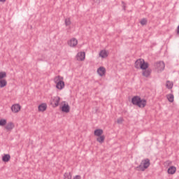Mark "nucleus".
Segmentation results:
<instances>
[{"instance_id": "nucleus-15", "label": "nucleus", "mask_w": 179, "mask_h": 179, "mask_svg": "<svg viewBox=\"0 0 179 179\" xmlns=\"http://www.w3.org/2000/svg\"><path fill=\"white\" fill-rule=\"evenodd\" d=\"M6 129H7V131H12V129H13V128H15V124H13V122H8L6 127H5Z\"/></svg>"}, {"instance_id": "nucleus-19", "label": "nucleus", "mask_w": 179, "mask_h": 179, "mask_svg": "<svg viewBox=\"0 0 179 179\" xmlns=\"http://www.w3.org/2000/svg\"><path fill=\"white\" fill-rule=\"evenodd\" d=\"M99 57H101V58H107V57H108V55L107 54V51L101 50L99 52Z\"/></svg>"}, {"instance_id": "nucleus-24", "label": "nucleus", "mask_w": 179, "mask_h": 179, "mask_svg": "<svg viewBox=\"0 0 179 179\" xmlns=\"http://www.w3.org/2000/svg\"><path fill=\"white\" fill-rule=\"evenodd\" d=\"M6 72L5 71H1L0 72V80H4L5 78H6Z\"/></svg>"}, {"instance_id": "nucleus-20", "label": "nucleus", "mask_w": 179, "mask_h": 179, "mask_svg": "<svg viewBox=\"0 0 179 179\" xmlns=\"http://www.w3.org/2000/svg\"><path fill=\"white\" fill-rule=\"evenodd\" d=\"M8 85V81L6 80H0V87L1 89L5 87Z\"/></svg>"}, {"instance_id": "nucleus-13", "label": "nucleus", "mask_w": 179, "mask_h": 179, "mask_svg": "<svg viewBox=\"0 0 179 179\" xmlns=\"http://www.w3.org/2000/svg\"><path fill=\"white\" fill-rule=\"evenodd\" d=\"M148 68H149V63L145 62V59H143L141 69H142L143 71H145Z\"/></svg>"}, {"instance_id": "nucleus-10", "label": "nucleus", "mask_w": 179, "mask_h": 179, "mask_svg": "<svg viewBox=\"0 0 179 179\" xmlns=\"http://www.w3.org/2000/svg\"><path fill=\"white\" fill-rule=\"evenodd\" d=\"M152 73V69H147L145 70H143L142 75L143 76H145V78H149Z\"/></svg>"}, {"instance_id": "nucleus-33", "label": "nucleus", "mask_w": 179, "mask_h": 179, "mask_svg": "<svg viewBox=\"0 0 179 179\" xmlns=\"http://www.w3.org/2000/svg\"><path fill=\"white\" fill-rule=\"evenodd\" d=\"M6 0H0V2H6Z\"/></svg>"}, {"instance_id": "nucleus-12", "label": "nucleus", "mask_w": 179, "mask_h": 179, "mask_svg": "<svg viewBox=\"0 0 179 179\" xmlns=\"http://www.w3.org/2000/svg\"><path fill=\"white\" fill-rule=\"evenodd\" d=\"M143 60V59H138L135 62L134 66L136 69H141Z\"/></svg>"}, {"instance_id": "nucleus-7", "label": "nucleus", "mask_w": 179, "mask_h": 179, "mask_svg": "<svg viewBox=\"0 0 179 179\" xmlns=\"http://www.w3.org/2000/svg\"><path fill=\"white\" fill-rule=\"evenodd\" d=\"M85 58H86V53L85 52H80L77 54L78 61H85Z\"/></svg>"}, {"instance_id": "nucleus-17", "label": "nucleus", "mask_w": 179, "mask_h": 179, "mask_svg": "<svg viewBox=\"0 0 179 179\" xmlns=\"http://www.w3.org/2000/svg\"><path fill=\"white\" fill-rule=\"evenodd\" d=\"M47 110V103H41L38 106V111H45Z\"/></svg>"}, {"instance_id": "nucleus-2", "label": "nucleus", "mask_w": 179, "mask_h": 179, "mask_svg": "<svg viewBox=\"0 0 179 179\" xmlns=\"http://www.w3.org/2000/svg\"><path fill=\"white\" fill-rule=\"evenodd\" d=\"M64 77L57 76L55 78V83H56V88L59 90H62L65 87V82H64Z\"/></svg>"}, {"instance_id": "nucleus-5", "label": "nucleus", "mask_w": 179, "mask_h": 179, "mask_svg": "<svg viewBox=\"0 0 179 179\" xmlns=\"http://www.w3.org/2000/svg\"><path fill=\"white\" fill-rule=\"evenodd\" d=\"M51 104L52 105V107H58L59 106V101H61V98L59 96H54L52 98Z\"/></svg>"}, {"instance_id": "nucleus-30", "label": "nucleus", "mask_w": 179, "mask_h": 179, "mask_svg": "<svg viewBox=\"0 0 179 179\" xmlns=\"http://www.w3.org/2000/svg\"><path fill=\"white\" fill-rule=\"evenodd\" d=\"M104 0H94V3H96L97 5H100L101 2H103Z\"/></svg>"}, {"instance_id": "nucleus-1", "label": "nucleus", "mask_w": 179, "mask_h": 179, "mask_svg": "<svg viewBox=\"0 0 179 179\" xmlns=\"http://www.w3.org/2000/svg\"><path fill=\"white\" fill-rule=\"evenodd\" d=\"M131 103L134 106H137V107H139L140 108H145L148 101L145 99H142L139 96H134L131 99Z\"/></svg>"}, {"instance_id": "nucleus-16", "label": "nucleus", "mask_w": 179, "mask_h": 179, "mask_svg": "<svg viewBox=\"0 0 179 179\" xmlns=\"http://www.w3.org/2000/svg\"><path fill=\"white\" fill-rule=\"evenodd\" d=\"M176 171H177L176 166H172L168 169V174H175Z\"/></svg>"}, {"instance_id": "nucleus-23", "label": "nucleus", "mask_w": 179, "mask_h": 179, "mask_svg": "<svg viewBox=\"0 0 179 179\" xmlns=\"http://www.w3.org/2000/svg\"><path fill=\"white\" fill-rule=\"evenodd\" d=\"M64 179H72V173L71 172L69 173H65L64 175Z\"/></svg>"}, {"instance_id": "nucleus-14", "label": "nucleus", "mask_w": 179, "mask_h": 179, "mask_svg": "<svg viewBox=\"0 0 179 179\" xmlns=\"http://www.w3.org/2000/svg\"><path fill=\"white\" fill-rule=\"evenodd\" d=\"M9 160H10V155L5 154L2 157V162H3L4 163H8V162H9Z\"/></svg>"}, {"instance_id": "nucleus-11", "label": "nucleus", "mask_w": 179, "mask_h": 179, "mask_svg": "<svg viewBox=\"0 0 179 179\" xmlns=\"http://www.w3.org/2000/svg\"><path fill=\"white\" fill-rule=\"evenodd\" d=\"M68 44L70 45V47H76V45H78V40L73 38L68 42Z\"/></svg>"}, {"instance_id": "nucleus-18", "label": "nucleus", "mask_w": 179, "mask_h": 179, "mask_svg": "<svg viewBox=\"0 0 179 179\" xmlns=\"http://www.w3.org/2000/svg\"><path fill=\"white\" fill-rule=\"evenodd\" d=\"M94 134L95 136H101L103 135V129H97L94 130Z\"/></svg>"}, {"instance_id": "nucleus-25", "label": "nucleus", "mask_w": 179, "mask_h": 179, "mask_svg": "<svg viewBox=\"0 0 179 179\" xmlns=\"http://www.w3.org/2000/svg\"><path fill=\"white\" fill-rule=\"evenodd\" d=\"M140 23L142 26H146L148 24V19L146 18H143L141 21Z\"/></svg>"}, {"instance_id": "nucleus-22", "label": "nucleus", "mask_w": 179, "mask_h": 179, "mask_svg": "<svg viewBox=\"0 0 179 179\" xmlns=\"http://www.w3.org/2000/svg\"><path fill=\"white\" fill-rule=\"evenodd\" d=\"M105 139H106V136H99L96 138V141H97V142H99V143H103V142H104Z\"/></svg>"}, {"instance_id": "nucleus-6", "label": "nucleus", "mask_w": 179, "mask_h": 179, "mask_svg": "<svg viewBox=\"0 0 179 179\" xmlns=\"http://www.w3.org/2000/svg\"><path fill=\"white\" fill-rule=\"evenodd\" d=\"M60 110L62 111V113H68L69 111H71V107L68 103H64L62 107H60Z\"/></svg>"}, {"instance_id": "nucleus-32", "label": "nucleus", "mask_w": 179, "mask_h": 179, "mask_svg": "<svg viewBox=\"0 0 179 179\" xmlns=\"http://www.w3.org/2000/svg\"><path fill=\"white\" fill-rule=\"evenodd\" d=\"M73 179H81V177H80V176L77 175V176H76L73 178Z\"/></svg>"}, {"instance_id": "nucleus-21", "label": "nucleus", "mask_w": 179, "mask_h": 179, "mask_svg": "<svg viewBox=\"0 0 179 179\" xmlns=\"http://www.w3.org/2000/svg\"><path fill=\"white\" fill-rule=\"evenodd\" d=\"M166 97L170 103H173V101H174V95H173V94L166 95Z\"/></svg>"}, {"instance_id": "nucleus-8", "label": "nucleus", "mask_w": 179, "mask_h": 179, "mask_svg": "<svg viewBox=\"0 0 179 179\" xmlns=\"http://www.w3.org/2000/svg\"><path fill=\"white\" fill-rule=\"evenodd\" d=\"M20 108H22V107L19 104H14L11 106L13 113H19V111H20Z\"/></svg>"}, {"instance_id": "nucleus-4", "label": "nucleus", "mask_w": 179, "mask_h": 179, "mask_svg": "<svg viewBox=\"0 0 179 179\" xmlns=\"http://www.w3.org/2000/svg\"><path fill=\"white\" fill-rule=\"evenodd\" d=\"M155 66L158 71H164V68L166 67V64H164V62H157L155 64Z\"/></svg>"}, {"instance_id": "nucleus-3", "label": "nucleus", "mask_w": 179, "mask_h": 179, "mask_svg": "<svg viewBox=\"0 0 179 179\" xmlns=\"http://www.w3.org/2000/svg\"><path fill=\"white\" fill-rule=\"evenodd\" d=\"M149 166H150V159L146 158L141 161V164L137 166V169L138 170H140V171H145V170H146V169H148Z\"/></svg>"}, {"instance_id": "nucleus-26", "label": "nucleus", "mask_w": 179, "mask_h": 179, "mask_svg": "<svg viewBox=\"0 0 179 179\" xmlns=\"http://www.w3.org/2000/svg\"><path fill=\"white\" fill-rule=\"evenodd\" d=\"M64 23L66 26H71V24L72 23L71 22V18H66L64 20Z\"/></svg>"}, {"instance_id": "nucleus-27", "label": "nucleus", "mask_w": 179, "mask_h": 179, "mask_svg": "<svg viewBox=\"0 0 179 179\" xmlns=\"http://www.w3.org/2000/svg\"><path fill=\"white\" fill-rule=\"evenodd\" d=\"M166 86L167 89H173V83H170V81H167Z\"/></svg>"}, {"instance_id": "nucleus-29", "label": "nucleus", "mask_w": 179, "mask_h": 179, "mask_svg": "<svg viewBox=\"0 0 179 179\" xmlns=\"http://www.w3.org/2000/svg\"><path fill=\"white\" fill-rule=\"evenodd\" d=\"M124 119L122 117H119L117 120V124H122Z\"/></svg>"}, {"instance_id": "nucleus-31", "label": "nucleus", "mask_w": 179, "mask_h": 179, "mask_svg": "<svg viewBox=\"0 0 179 179\" xmlns=\"http://www.w3.org/2000/svg\"><path fill=\"white\" fill-rule=\"evenodd\" d=\"M122 3L123 4V6H122L123 10H126L127 6H125V2L124 1H122Z\"/></svg>"}, {"instance_id": "nucleus-28", "label": "nucleus", "mask_w": 179, "mask_h": 179, "mask_svg": "<svg viewBox=\"0 0 179 179\" xmlns=\"http://www.w3.org/2000/svg\"><path fill=\"white\" fill-rule=\"evenodd\" d=\"M6 125V120L1 119L0 120V127H5Z\"/></svg>"}, {"instance_id": "nucleus-9", "label": "nucleus", "mask_w": 179, "mask_h": 179, "mask_svg": "<svg viewBox=\"0 0 179 179\" xmlns=\"http://www.w3.org/2000/svg\"><path fill=\"white\" fill-rule=\"evenodd\" d=\"M97 73L99 76H104L106 75V68L101 66L97 69Z\"/></svg>"}]
</instances>
